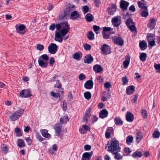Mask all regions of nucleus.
<instances>
[{
  "instance_id": "nucleus-16",
  "label": "nucleus",
  "mask_w": 160,
  "mask_h": 160,
  "mask_svg": "<svg viewBox=\"0 0 160 160\" xmlns=\"http://www.w3.org/2000/svg\"><path fill=\"white\" fill-rule=\"evenodd\" d=\"M126 118L128 122H132L134 120V115L130 112H128L126 115Z\"/></svg>"
},
{
  "instance_id": "nucleus-24",
  "label": "nucleus",
  "mask_w": 160,
  "mask_h": 160,
  "mask_svg": "<svg viewBox=\"0 0 160 160\" xmlns=\"http://www.w3.org/2000/svg\"><path fill=\"white\" fill-rule=\"evenodd\" d=\"M93 70L96 73H100L103 70V68L101 67V65L96 64L94 66Z\"/></svg>"
},
{
  "instance_id": "nucleus-25",
  "label": "nucleus",
  "mask_w": 160,
  "mask_h": 160,
  "mask_svg": "<svg viewBox=\"0 0 160 160\" xmlns=\"http://www.w3.org/2000/svg\"><path fill=\"white\" fill-rule=\"evenodd\" d=\"M38 62L39 65L42 68H46L48 64V62H45L42 60H41L39 58L38 59Z\"/></svg>"
},
{
  "instance_id": "nucleus-14",
  "label": "nucleus",
  "mask_w": 160,
  "mask_h": 160,
  "mask_svg": "<svg viewBox=\"0 0 160 160\" xmlns=\"http://www.w3.org/2000/svg\"><path fill=\"white\" fill-rule=\"evenodd\" d=\"M25 26L23 24L18 26V25L15 26V28L18 33L20 34H23L25 33V31L22 32L25 28Z\"/></svg>"
},
{
  "instance_id": "nucleus-44",
  "label": "nucleus",
  "mask_w": 160,
  "mask_h": 160,
  "mask_svg": "<svg viewBox=\"0 0 160 160\" xmlns=\"http://www.w3.org/2000/svg\"><path fill=\"white\" fill-rule=\"evenodd\" d=\"M160 135V132L158 131H154L152 134V136L154 138H159Z\"/></svg>"
},
{
  "instance_id": "nucleus-40",
  "label": "nucleus",
  "mask_w": 160,
  "mask_h": 160,
  "mask_svg": "<svg viewBox=\"0 0 160 160\" xmlns=\"http://www.w3.org/2000/svg\"><path fill=\"white\" fill-rule=\"evenodd\" d=\"M94 34L92 31H89L87 36L88 38L90 40H93L94 38Z\"/></svg>"
},
{
  "instance_id": "nucleus-46",
  "label": "nucleus",
  "mask_w": 160,
  "mask_h": 160,
  "mask_svg": "<svg viewBox=\"0 0 160 160\" xmlns=\"http://www.w3.org/2000/svg\"><path fill=\"white\" fill-rule=\"evenodd\" d=\"M61 106L62 107V109L64 111H66L67 109V103L65 100H63L62 102V104H61Z\"/></svg>"
},
{
  "instance_id": "nucleus-8",
  "label": "nucleus",
  "mask_w": 160,
  "mask_h": 160,
  "mask_svg": "<svg viewBox=\"0 0 160 160\" xmlns=\"http://www.w3.org/2000/svg\"><path fill=\"white\" fill-rule=\"evenodd\" d=\"M58 47L56 44L51 43L48 47L49 52L52 54H55L58 50Z\"/></svg>"
},
{
  "instance_id": "nucleus-57",
  "label": "nucleus",
  "mask_w": 160,
  "mask_h": 160,
  "mask_svg": "<svg viewBox=\"0 0 160 160\" xmlns=\"http://www.w3.org/2000/svg\"><path fill=\"white\" fill-rule=\"evenodd\" d=\"M84 149L86 151H88L90 150L91 149V145L86 144L84 146Z\"/></svg>"
},
{
  "instance_id": "nucleus-41",
  "label": "nucleus",
  "mask_w": 160,
  "mask_h": 160,
  "mask_svg": "<svg viewBox=\"0 0 160 160\" xmlns=\"http://www.w3.org/2000/svg\"><path fill=\"white\" fill-rule=\"evenodd\" d=\"M15 132L17 134V135L18 136H21L22 135V132H21L20 128H17L15 130Z\"/></svg>"
},
{
  "instance_id": "nucleus-26",
  "label": "nucleus",
  "mask_w": 160,
  "mask_h": 160,
  "mask_svg": "<svg viewBox=\"0 0 160 160\" xmlns=\"http://www.w3.org/2000/svg\"><path fill=\"white\" fill-rule=\"evenodd\" d=\"M130 59V57L129 55L125 57V60L123 62V65L125 68H127L129 65Z\"/></svg>"
},
{
  "instance_id": "nucleus-52",
  "label": "nucleus",
  "mask_w": 160,
  "mask_h": 160,
  "mask_svg": "<svg viewBox=\"0 0 160 160\" xmlns=\"http://www.w3.org/2000/svg\"><path fill=\"white\" fill-rule=\"evenodd\" d=\"M89 10V7L85 5L83 7V11L84 13H87Z\"/></svg>"
},
{
  "instance_id": "nucleus-27",
  "label": "nucleus",
  "mask_w": 160,
  "mask_h": 160,
  "mask_svg": "<svg viewBox=\"0 0 160 160\" xmlns=\"http://www.w3.org/2000/svg\"><path fill=\"white\" fill-rule=\"evenodd\" d=\"M67 24H68V21L65 22H60V23H59L57 24L56 25V29L58 31H60L61 30H60L61 28L62 27V25H64L65 26L67 25Z\"/></svg>"
},
{
  "instance_id": "nucleus-31",
  "label": "nucleus",
  "mask_w": 160,
  "mask_h": 160,
  "mask_svg": "<svg viewBox=\"0 0 160 160\" xmlns=\"http://www.w3.org/2000/svg\"><path fill=\"white\" fill-rule=\"evenodd\" d=\"M42 136L46 138H50L51 135L48 133V130L46 129H43L41 132Z\"/></svg>"
},
{
  "instance_id": "nucleus-19",
  "label": "nucleus",
  "mask_w": 160,
  "mask_h": 160,
  "mask_svg": "<svg viewBox=\"0 0 160 160\" xmlns=\"http://www.w3.org/2000/svg\"><path fill=\"white\" fill-rule=\"evenodd\" d=\"M63 37L60 35L59 32L57 31L55 32V40L56 41L59 42H62L63 40Z\"/></svg>"
},
{
  "instance_id": "nucleus-7",
  "label": "nucleus",
  "mask_w": 160,
  "mask_h": 160,
  "mask_svg": "<svg viewBox=\"0 0 160 160\" xmlns=\"http://www.w3.org/2000/svg\"><path fill=\"white\" fill-rule=\"evenodd\" d=\"M69 18L73 20H79L81 18V14L79 12L73 11L71 13Z\"/></svg>"
},
{
  "instance_id": "nucleus-56",
  "label": "nucleus",
  "mask_w": 160,
  "mask_h": 160,
  "mask_svg": "<svg viewBox=\"0 0 160 160\" xmlns=\"http://www.w3.org/2000/svg\"><path fill=\"white\" fill-rule=\"evenodd\" d=\"M102 33L103 35V37L105 39H108L110 37V35L106 34V32H102Z\"/></svg>"
},
{
  "instance_id": "nucleus-9",
  "label": "nucleus",
  "mask_w": 160,
  "mask_h": 160,
  "mask_svg": "<svg viewBox=\"0 0 160 160\" xmlns=\"http://www.w3.org/2000/svg\"><path fill=\"white\" fill-rule=\"evenodd\" d=\"M101 50L102 53L105 55L109 54L111 53L110 47L106 44H104L103 45L101 48Z\"/></svg>"
},
{
  "instance_id": "nucleus-43",
  "label": "nucleus",
  "mask_w": 160,
  "mask_h": 160,
  "mask_svg": "<svg viewBox=\"0 0 160 160\" xmlns=\"http://www.w3.org/2000/svg\"><path fill=\"white\" fill-rule=\"evenodd\" d=\"M39 58H40V59L41 58L43 60L45 61H47L49 60V57L46 54H44L41 55Z\"/></svg>"
},
{
  "instance_id": "nucleus-1",
  "label": "nucleus",
  "mask_w": 160,
  "mask_h": 160,
  "mask_svg": "<svg viewBox=\"0 0 160 160\" xmlns=\"http://www.w3.org/2000/svg\"><path fill=\"white\" fill-rule=\"evenodd\" d=\"M112 139L113 140L111 141L110 144L109 143V142L108 141V143L106 145L105 148L106 149L108 147V151L115 154V158L119 160L122 158L120 154H118V152L120 151L121 148L119 146L118 141L115 138H112Z\"/></svg>"
},
{
  "instance_id": "nucleus-59",
  "label": "nucleus",
  "mask_w": 160,
  "mask_h": 160,
  "mask_svg": "<svg viewBox=\"0 0 160 160\" xmlns=\"http://www.w3.org/2000/svg\"><path fill=\"white\" fill-rule=\"evenodd\" d=\"M86 78L85 75L83 73H81L79 76L78 78L80 80H82Z\"/></svg>"
},
{
  "instance_id": "nucleus-64",
  "label": "nucleus",
  "mask_w": 160,
  "mask_h": 160,
  "mask_svg": "<svg viewBox=\"0 0 160 160\" xmlns=\"http://www.w3.org/2000/svg\"><path fill=\"white\" fill-rule=\"evenodd\" d=\"M111 86L110 83L109 82H107L104 84V87L105 88H109Z\"/></svg>"
},
{
  "instance_id": "nucleus-4",
  "label": "nucleus",
  "mask_w": 160,
  "mask_h": 160,
  "mask_svg": "<svg viewBox=\"0 0 160 160\" xmlns=\"http://www.w3.org/2000/svg\"><path fill=\"white\" fill-rule=\"evenodd\" d=\"M112 40L114 43L117 45L122 46L124 44V41L120 35L118 37L116 36L112 37Z\"/></svg>"
},
{
  "instance_id": "nucleus-35",
  "label": "nucleus",
  "mask_w": 160,
  "mask_h": 160,
  "mask_svg": "<svg viewBox=\"0 0 160 160\" xmlns=\"http://www.w3.org/2000/svg\"><path fill=\"white\" fill-rule=\"evenodd\" d=\"M147 57V54L145 53L142 52L140 54L139 58L141 61L144 62L146 60Z\"/></svg>"
},
{
  "instance_id": "nucleus-58",
  "label": "nucleus",
  "mask_w": 160,
  "mask_h": 160,
  "mask_svg": "<svg viewBox=\"0 0 160 160\" xmlns=\"http://www.w3.org/2000/svg\"><path fill=\"white\" fill-rule=\"evenodd\" d=\"M55 61L53 57H51L49 59V64L50 66H52L55 63Z\"/></svg>"
},
{
  "instance_id": "nucleus-34",
  "label": "nucleus",
  "mask_w": 160,
  "mask_h": 160,
  "mask_svg": "<svg viewBox=\"0 0 160 160\" xmlns=\"http://www.w3.org/2000/svg\"><path fill=\"white\" fill-rule=\"evenodd\" d=\"M118 18L117 17H115L112 19V23L113 24V23H115L113 24V26L114 27H118L120 25V24H118L117 23L118 22Z\"/></svg>"
},
{
  "instance_id": "nucleus-37",
  "label": "nucleus",
  "mask_w": 160,
  "mask_h": 160,
  "mask_svg": "<svg viewBox=\"0 0 160 160\" xmlns=\"http://www.w3.org/2000/svg\"><path fill=\"white\" fill-rule=\"evenodd\" d=\"M84 96L86 99L89 100L91 98V94L89 92H86L84 93Z\"/></svg>"
},
{
  "instance_id": "nucleus-2",
  "label": "nucleus",
  "mask_w": 160,
  "mask_h": 160,
  "mask_svg": "<svg viewBox=\"0 0 160 160\" xmlns=\"http://www.w3.org/2000/svg\"><path fill=\"white\" fill-rule=\"evenodd\" d=\"M24 112L23 109L18 110L9 117L10 120L13 121L17 120L23 114Z\"/></svg>"
},
{
  "instance_id": "nucleus-23",
  "label": "nucleus",
  "mask_w": 160,
  "mask_h": 160,
  "mask_svg": "<svg viewBox=\"0 0 160 160\" xmlns=\"http://www.w3.org/2000/svg\"><path fill=\"white\" fill-rule=\"evenodd\" d=\"M156 23V20L154 18L150 19V22L148 25V27L150 28L151 30L155 28Z\"/></svg>"
},
{
  "instance_id": "nucleus-12",
  "label": "nucleus",
  "mask_w": 160,
  "mask_h": 160,
  "mask_svg": "<svg viewBox=\"0 0 160 160\" xmlns=\"http://www.w3.org/2000/svg\"><path fill=\"white\" fill-rule=\"evenodd\" d=\"M129 4L128 2L124 0H121L120 2V7L123 11H124L127 10Z\"/></svg>"
},
{
  "instance_id": "nucleus-11",
  "label": "nucleus",
  "mask_w": 160,
  "mask_h": 160,
  "mask_svg": "<svg viewBox=\"0 0 160 160\" xmlns=\"http://www.w3.org/2000/svg\"><path fill=\"white\" fill-rule=\"evenodd\" d=\"M69 14L66 12L64 10L63 12L61 13L60 15H59L58 18V22H62L64 21L67 18Z\"/></svg>"
},
{
  "instance_id": "nucleus-62",
  "label": "nucleus",
  "mask_w": 160,
  "mask_h": 160,
  "mask_svg": "<svg viewBox=\"0 0 160 160\" xmlns=\"http://www.w3.org/2000/svg\"><path fill=\"white\" fill-rule=\"evenodd\" d=\"M25 140L28 143V145H30L32 142V140L30 139V137L26 138Z\"/></svg>"
},
{
  "instance_id": "nucleus-55",
  "label": "nucleus",
  "mask_w": 160,
  "mask_h": 160,
  "mask_svg": "<svg viewBox=\"0 0 160 160\" xmlns=\"http://www.w3.org/2000/svg\"><path fill=\"white\" fill-rule=\"evenodd\" d=\"M44 46L42 45L38 44L37 45V49L38 50L41 51L44 49Z\"/></svg>"
},
{
  "instance_id": "nucleus-29",
  "label": "nucleus",
  "mask_w": 160,
  "mask_h": 160,
  "mask_svg": "<svg viewBox=\"0 0 160 160\" xmlns=\"http://www.w3.org/2000/svg\"><path fill=\"white\" fill-rule=\"evenodd\" d=\"M137 136L136 137V140L138 144L141 141V140L142 138V135L141 132H138L137 134Z\"/></svg>"
},
{
  "instance_id": "nucleus-47",
  "label": "nucleus",
  "mask_w": 160,
  "mask_h": 160,
  "mask_svg": "<svg viewBox=\"0 0 160 160\" xmlns=\"http://www.w3.org/2000/svg\"><path fill=\"white\" fill-rule=\"evenodd\" d=\"M80 54L78 52L75 53L74 55L73 58L76 60H79L80 59Z\"/></svg>"
},
{
  "instance_id": "nucleus-49",
  "label": "nucleus",
  "mask_w": 160,
  "mask_h": 160,
  "mask_svg": "<svg viewBox=\"0 0 160 160\" xmlns=\"http://www.w3.org/2000/svg\"><path fill=\"white\" fill-rule=\"evenodd\" d=\"M60 94V92L55 93L54 92L52 91L51 92V95L52 96L55 98H58Z\"/></svg>"
},
{
  "instance_id": "nucleus-21",
  "label": "nucleus",
  "mask_w": 160,
  "mask_h": 160,
  "mask_svg": "<svg viewBox=\"0 0 160 160\" xmlns=\"http://www.w3.org/2000/svg\"><path fill=\"white\" fill-rule=\"evenodd\" d=\"M76 6L75 5H72L70 4H68V6L64 10L68 14L72 11L75 9Z\"/></svg>"
},
{
  "instance_id": "nucleus-45",
  "label": "nucleus",
  "mask_w": 160,
  "mask_h": 160,
  "mask_svg": "<svg viewBox=\"0 0 160 160\" xmlns=\"http://www.w3.org/2000/svg\"><path fill=\"white\" fill-rule=\"evenodd\" d=\"M154 67L157 71V72L160 73V64H157L155 63L154 65Z\"/></svg>"
},
{
  "instance_id": "nucleus-39",
  "label": "nucleus",
  "mask_w": 160,
  "mask_h": 160,
  "mask_svg": "<svg viewBox=\"0 0 160 160\" xmlns=\"http://www.w3.org/2000/svg\"><path fill=\"white\" fill-rule=\"evenodd\" d=\"M125 23L126 25L128 27L130 26V25L131 23L132 24H134L135 23V22H133L131 18H129L125 22Z\"/></svg>"
},
{
  "instance_id": "nucleus-51",
  "label": "nucleus",
  "mask_w": 160,
  "mask_h": 160,
  "mask_svg": "<svg viewBox=\"0 0 160 160\" xmlns=\"http://www.w3.org/2000/svg\"><path fill=\"white\" fill-rule=\"evenodd\" d=\"M84 48L86 50H89L91 48L90 45L86 43L84 45Z\"/></svg>"
},
{
  "instance_id": "nucleus-30",
  "label": "nucleus",
  "mask_w": 160,
  "mask_h": 160,
  "mask_svg": "<svg viewBox=\"0 0 160 160\" xmlns=\"http://www.w3.org/2000/svg\"><path fill=\"white\" fill-rule=\"evenodd\" d=\"M85 18L86 21L88 22H91L93 20L94 17L91 13H87L85 16Z\"/></svg>"
},
{
  "instance_id": "nucleus-32",
  "label": "nucleus",
  "mask_w": 160,
  "mask_h": 160,
  "mask_svg": "<svg viewBox=\"0 0 160 160\" xmlns=\"http://www.w3.org/2000/svg\"><path fill=\"white\" fill-rule=\"evenodd\" d=\"M114 121L116 125H119L122 124L123 122L119 117H116L114 118Z\"/></svg>"
},
{
  "instance_id": "nucleus-42",
  "label": "nucleus",
  "mask_w": 160,
  "mask_h": 160,
  "mask_svg": "<svg viewBox=\"0 0 160 160\" xmlns=\"http://www.w3.org/2000/svg\"><path fill=\"white\" fill-rule=\"evenodd\" d=\"M107 9L108 10V14L110 15H113L116 11V10L112 9L109 7H108Z\"/></svg>"
},
{
  "instance_id": "nucleus-53",
  "label": "nucleus",
  "mask_w": 160,
  "mask_h": 160,
  "mask_svg": "<svg viewBox=\"0 0 160 160\" xmlns=\"http://www.w3.org/2000/svg\"><path fill=\"white\" fill-rule=\"evenodd\" d=\"M93 29L96 34H98V32H97V31L99 30L100 29V27L99 26L96 25H94L93 26Z\"/></svg>"
},
{
  "instance_id": "nucleus-54",
  "label": "nucleus",
  "mask_w": 160,
  "mask_h": 160,
  "mask_svg": "<svg viewBox=\"0 0 160 160\" xmlns=\"http://www.w3.org/2000/svg\"><path fill=\"white\" fill-rule=\"evenodd\" d=\"M92 110V108L91 107H89L88 109H87L86 111V113L85 115V117H87V116H88L90 111Z\"/></svg>"
},
{
  "instance_id": "nucleus-18",
  "label": "nucleus",
  "mask_w": 160,
  "mask_h": 160,
  "mask_svg": "<svg viewBox=\"0 0 160 160\" xmlns=\"http://www.w3.org/2000/svg\"><path fill=\"white\" fill-rule=\"evenodd\" d=\"M108 114V111L106 109H103L100 112L99 117L100 118L103 119L107 117Z\"/></svg>"
},
{
  "instance_id": "nucleus-50",
  "label": "nucleus",
  "mask_w": 160,
  "mask_h": 160,
  "mask_svg": "<svg viewBox=\"0 0 160 160\" xmlns=\"http://www.w3.org/2000/svg\"><path fill=\"white\" fill-rule=\"evenodd\" d=\"M141 113L142 114H143L142 117L146 119L147 118L148 116V114L146 110L145 109L142 110Z\"/></svg>"
},
{
  "instance_id": "nucleus-61",
  "label": "nucleus",
  "mask_w": 160,
  "mask_h": 160,
  "mask_svg": "<svg viewBox=\"0 0 160 160\" xmlns=\"http://www.w3.org/2000/svg\"><path fill=\"white\" fill-rule=\"evenodd\" d=\"M138 95L137 94L134 95V98L132 99L131 100L132 102L135 103L137 102V99L138 98Z\"/></svg>"
},
{
  "instance_id": "nucleus-60",
  "label": "nucleus",
  "mask_w": 160,
  "mask_h": 160,
  "mask_svg": "<svg viewBox=\"0 0 160 160\" xmlns=\"http://www.w3.org/2000/svg\"><path fill=\"white\" fill-rule=\"evenodd\" d=\"M122 80L123 85L126 84L128 81V79H127V77H122Z\"/></svg>"
},
{
  "instance_id": "nucleus-15",
  "label": "nucleus",
  "mask_w": 160,
  "mask_h": 160,
  "mask_svg": "<svg viewBox=\"0 0 160 160\" xmlns=\"http://www.w3.org/2000/svg\"><path fill=\"white\" fill-rule=\"evenodd\" d=\"M93 85V82L92 80H89L87 81L85 83L84 88L88 89H92Z\"/></svg>"
},
{
  "instance_id": "nucleus-3",
  "label": "nucleus",
  "mask_w": 160,
  "mask_h": 160,
  "mask_svg": "<svg viewBox=\"0 0 160 160\" xmlns=\"http://www.w3.org/2000/svg\"><path fill=\"white\" fill-rule=\"evenodd\" d=\"M147 38L148 42V45L149 46L152 47L156 45L155 35V34L148 33L147 35Z\"/></svg>"
},
{
  "instance_id": "nucleus-22",
  "label": "nucleus",
  "mask_w": 160,
  "mask_h": 160,
  "mask_svg": "<svg viewBox=\"0 0 160 160\" xmlns=\"http://www.w3.org/2000/svg\"><path fill=\"white\" fill-rule=\"evenodd\" d=\"M114 130L112 127H108V129L106 130L105 136L107 138H110V136L111 134V132L113 133Z\"/></svg>"
},
{
  "instance_id": "nucleus-33",
  "label": "nucleus",
  "mask_w": 160,
  "mask_h": 160,
  "mask_svg": "<svg viewBox=\"0 0 160 160\" xmlns=\"http://www.w3.org/2000/svg\"><path fill=\"white\" fill-rule=\"evenodd\" d=\"M142 155V153L139 151H136L134 152L132 155V156L133 158H135L138 157L141 158Z\"/></svg>"
},
{
  "instance_id": "nucleus-5",
  "label": "nucleus",
  "mask_w": 160,
  "mask_h": 160,
  "mask_svg": "<svg viewBox=\"0 0 160 160\" xmlns=\"http://www.w3.org/2000/svg\"><path fill=\"white\" fill-rule=\"evenodd\" d=\"M32 96L30 89H23L20 92L19 96L22 98H29Z\"/></svg>"
},
{
  "instance_id": "nucleus-36",
  "label": "nucleus",
  "mask_w": 160,
  "mask_h": 160,
  "mask_svg": "<svg viewBox=\"0 0 160 160\" xmlns=\"http://www.w3.org/2000/svg\"><path fill=\"white\" fill-rule=\"evenodd\" d=\"M133 138L131 135L128 136L126 138V142L127 144L129 145L133 142Z\"/></svg>"
},
{
  "instance_id": "nucleus-20",
  "label": "nucleus",
  "mask_w": 160,
  "mask_h": 160,
  "mask_svg": "<svg viewBox=\"0 0 160 160\" xmlns=\"http://www.w3.org/2000/svg\"><path fill=\"white\" fill-rule=\"evenodd\" d=\"M93 60V58L91 55V54H89L87 56H85L84 60L85 63H87L88 64L91 63Z\"/></svg>"
},
{
  "instance_id": "nucleus-48",
  "label": "nucleus",
  "mask_w": 160,
  "mask_h": 160,
  "mask_svg": "<svg viewBox=\"0 0 160 160\" xmlns=\"http://www.w3.org/2000/svg\"><path fill=\"white\" fill-rule=\"evenodd\" d=\"M141 15L143 17H147L148 15V12L147 11H144L141 13Z\"/></svg>"
},
{
  "instance_id": "nucleus-17",
  "label": "nucleus",
  "mask_w": 160,
  "mask_h": 160,
  "mask_svg": "<svg viewBox=\"0 0 160 160\" xmlns=\"http://www.w3.org/2000/svg\"><path fill=\"white\" fill-rule=\"evenodd\" d=\"M135 87L133 85L128 87L126 89V93L127 95L133 94L135 92Z\"/></svg>"
},
{
  "instance_id": "nucleus-6",
  "label": "nucleus",
  "mask_w": 160,
  "mask_h": 160,
  "mask_svg": "<svg viewBox=\"0 0 160 160\" xmlns=\"http://www.w3.org/2000/svg\"><path fill=\"white\" fill-rule=\"evenodd\" d=\"M62 127V126L59 123H57L54 125L53 128L56 136H61Z\"/></svg>"
},
{
  "instance_id": "nucleus-13",
  "label": "nucleus",
  "mask_w": 160,
  "mask_h": 160,
  "mask_svg": "<svg viewBox=\"0 0 160 160\" xmlns=\"http://www.w3.org/2000/svg\"><path fill=\"white\" fill-rule=\"evenodd\" d=\"M93 151L90 152H84L82 155V160H90L93 154Z\"/></svg>"
},
{
  "instance_id": "nucleus-38",
  "label": "nucleus",
  "mask_w": 160,
  "mask_h": 160,
  "mask_svg": "<svg viewBox=\"0 0 160 160\" xmlns=\"http://www.w3.org/2000/svg\"><path fill=\"white\" fill-rule=\"evenodd\" d=\"M18 146L20 148L25 146V144L24 141L21 139H18Z\"/></svg>"
},
{
  "instance_id": "nucleus-28",
  "label": "nucleus",
  "mask_w": 160,
  "mask_h": 160,
  "mask_svg": "<svg viewBox=\"0 0 160 160\" xmlns=\"http://www.w3.org/2000/svg\"><path fill=\"white\" fill-rule=\"evenodd\" d=\"M140 48L142 50H144L147 48V44L145 41L143 40L139 43Z\"/></svg>"
},
{
  "instance_id": "nucleus-10",
  "label": "nucleus",
  "mask_w": 160,
  "mask_h": 160,
  "mask_svg": "<svg viewBox=\"0 0 160 160\" xmlns=\"http://www.w3.org/2000/svg\"><path fill=\"white\" fill-rule=\"evenodd\" d=\"M64 28L61 30L59 32L60 35L62 37H64L66 34L69 32L70 28L69 25L67 24V25L63 26Z\"/></svg>"
},
{
  "instance_id": "nucleus-63",
  "label": "nucleus",
  "mask_w": 160,
  "mask_h": 160,
  "mask_svg": "<svg viewBox=\"0 0 160 160\" xmlns=\"http://www.w3.org/2000/svg\"><path fill=\"white\" fill-rule=\"evenodd\" d=\"M82 128H84L86 131H90V128L87 125H84L82 126Z\"/></svg>"
}]
</instances>
